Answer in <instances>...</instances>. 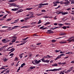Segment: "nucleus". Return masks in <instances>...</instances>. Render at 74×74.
<instances>
[{
	"label": "nucleus",
	"instance_id": "f257e3e1",
	"mask_svg": "<svg viewBox=\"0 0 74 74\" xmlns=\"http://www.w3.org/2000/svg\"><path fill=\"white\" fill-rule=\"evenodd\" d=\"M56 14H57V15H58V14H61L62 15H66V14H68L69 13H68L67 12H63L62 11V12H59V11H57L56 12Z\"/></svg>",
	"mask_w": 74,
	"mask_h": 74
},
{
	"label": "nucleus",
	"instance_id": "f03ea898",
	"mask_svg": "<svg viewBox=\"0 0 74 74\" xmlns=\"http://www.w3.org/2000/svg\"><path fill=\"white\" fill-rule=\"evenodd\" d=\"M61 70V68H59L58 69H50L49 70H47L46 71L47 72L50 71H59V70Z\"/></svg>",
	"mask_w": 74,
	"mask_h": 74
},
{
	"label": "nucleus",
	"instance_id": "7ed1b4c3",
	"mask_svg": "<svg viewBox=\"0 0 74 74\" xmlns=\"http://www.w3.org/2000/svg\"><path fill=\"white\" fill-rule=\"evenodd\" d=\"M18 27H19V26H14L13 27H9V29L10 30H13V29H16V28H17Z\"/></svg>",
	"mask_w": 74,
	"mask_h": 74
},
{
	"label": "nucleus",
	"instance_id": "20e7f679",
	"mask_svg": "<svg viewBox=\"0 0 74 74\" xmlns=\"http://www.w3.org/2000/svg\"><path fill=\"white\" fill-rule=\"evenodd\" d=\"M64 56V54H62L58 56L55 59V60H58V59H59L61 58V56Z\"/></svg>",
	"mask_w": 74,
	"mask_h": 74
},
{
	"label": "nucleus",
	"instance_id": "39448f33",
	"mask_svg": "<svg viewBox=\"0 0 74 74\" xmlns=\"http://www.w3.org/2000/svg\"><path fill=\"white\" fill-rule=\"evenodd\" d=\"M12 38H15V39H13L12 40V42H15V41L16 40V36H12Z\"/></svg>",
	"mask_w": 74,
	"mask_h": 74
},
{
	"label": "nucleus",
	"instance_id": "423d86ee",
	"mask_svg": "<svg viewBox=\"0 0 74 74\" xmlns=\"http://www.w3.org/2000/svg\"><path fill=\"white\" fill-rule=\"evenodd\" d=\"M59 3H60V2H59L58 1H56V2H53V6H57V5H58V4H59Z\"/></svg>",
	"mask_w": 74,
	"mask_h": 74
},
{
	"label": "nucleus",
	"instance_id": "0eeeda50",
	"mask_svg": "<svg viewBox=\"0 0 74 74\" xmlns=\"http://www.w3.org/2000/svg\"><path fill=\"white\" fill-rule=\"evenodd\" d=\"M53 33L54 32L51 30H47V33L48 34H53Z\"/></svg>",
	"mask_w": 74,
	"mask_h": 74
},
{
	"label": "nucleus",
	"instance_id": "6e6552de",
	"mask_svg": "<svg viewBox=\"0 0 74 74\" xmlns=\"http://www.w3.org/2000/svg\"><path fill=\"white\" fill-rule=\"evenodd\" d=\"M34 61H35V63H36V64H38V63H39L40 62H41V61L39 60L38 61L37 60H34Z\"/></svg>",
	"mask_w": 74,
	"mask_h": 74
},
{
	"label": "nucleus",
	"instance_id": "1a4fd4ad",
	"mask_svg": "<svg viewBox=\"0 0 74 74\" xmlns=\"http://www.w3.org/2000/svg\"><path fill=\"white\" fill-rule=\"evenodd\" d=\"M65 4L66 5V4H70V1H69L68 0H65Z\"/></svg>",
	"mask_w": 74,
	"mask_h": 74
},
{
	"label": "nucleus",
	"instance_id": "9d476101",
	"mask_svg": "<svg viewBox=\"0 0 74 74\" xmlns=\"http://www.w3.org/2000/svg\"><path fill=\"white\" fill-rule=\"evenodd\" d=\"M67 41H68V43H69L70 42H71L72 41H73V42H74V39H72V40H70L68 39L67 40Z\"/></svg>",
	"mask_w": 74,
	"mask_h": 74
},
{
	"label": "nucleus",
	"instance_id": "9b49d317",
	"mask_svg": "<svg viewBox=\"0 0 74 74\" xmlns=\"http://www.w3.org/2000/svg\"><path fill=\"white\" fill-rule=\"evenodd\" d=\"M47 56H44L43 57L44 58H52V56H51L49 55H47Z\"/></svg>",
	"mask_w": 74,
	"mask_h": 74
},
{
	"label": "nucleus",
	"instance_id": "f8f14e48",
	"mask_svg": "<svg viewBox=\"0 0 74 74\" xmlns=\"http://www.w3.org/2000/svg\"><path fill=\"white\" fill-rule=\"evenodd\" d=\"M39 5L40 6H41V5H48V3L44 4L41 3L40 4H39Z\"/></svg>",
	"mask_w": 74,
	"mask_h": 74
},
{
	"label": "nucleus",
	"instance_id": "ddd939ff",
	"mask_svg": "<svg viewBox=\"0 0 74 74\" xmlns=\"http://www.w3.org/2000/svg\"><path fill=\"white\" fill-rule=\"evenodd\" d=\"M19 10L18 8H15L14 9H12V11H18Z\"/></svg>",
	"mask_w": 74,
	"mask_h": 74
},
{
	"label": "nucleus",
	"instance_id": "4468645a",
	"mask_svg": "<svg viewBox=\"0 0 74 74\" xmlns=\"http://www.w3.org/2000/svg\"><path fill=\"white\" fill-rule=\"evenodd\" d=\"M33 14H34V13L33 12H31V16L30 17V18H33L34 17L33 16Z\"/></svg>",
	"mask_w": 74,
	"mask_h": 74
},
{
	"label": "nucleus",
	"instance_id": "2eb2a0df",
	"mask_svg": "<svg viewBox=\"0 0 74 74\" xmlns=\"http://www.w3.org/2000/svg\"><path fill=\"white\" fill-rule=\"evenodd\" d=\"M60 44H66V43H67V42L62 41V42H60Z\"/></svg>",
	"mask_w": 74,
	"mask_h": 74
},
{
	"label": "nucleus",
	"instance_id": "dca6fc26",
	"mask_svg": "<svg viewBox=\"0 0 74 74\" xmlns=\"http://www.w3.org/2000/svg\"><path fill=\"white\" fill-rule=\"evenodd\" d=\"M25 65H26V64H25V63H24L21 65V66L20 67L22 68L23 67V66H25Z\"/></svg>",
	"mask_w": 74,
	"mask_h": 74
},
{
	"label": "nucleus",
	"instance_id": "f3484780",
	"mask_svg": "<svg viewBox=\"0 0 74 74\" xmlns=\"http://www.w3.org/2000/svg\"><path fill=\"white\" fill-rule=\"evenodd\" d=\"M26 42H27V41H23V42L21 43V45H23V44H25Z\"/></svg>",
	"mask_w": 74,
	"mask_h": 74
},
{
	"label": "nucleus",
	"instance_id": "a211bd4d",
	"mask_svg": "<svg viewBox=\"0 0 74 74\" xmlns=\"http://www.w3.org/2000/svg\"><path fill=\"white\" fill-rule=\"evenodd\" d=\"M52 66H54L55 67H56V66H58V64H53L52 65Z\"/></svg>",
	"mask_w": 74,
	"mask_h": 74
},
{
	"label": "nucleus",
	"instance_id": "6ab92c4d",
	"mask_svg": "<svg viewBox=\"0 0 74 74\" xmlns=\"http://www.w3.org/2000/svg\"><path fill=\"white\" fill-rule=\"evenodd\" d=\"M49 60H45L44 62L45 63H49Z\"/></svg>",
	"mask_w": 74,
	"mask_h": 74
},
{
	"label": "nucleus",
	"instance_id": "aec40b11",
	"mask_svg": "<svg viewBox=\"0 0 74 74\" xmlns=\"http://www.w3.org/2000/svg\"><path fill=\"white\" fill-rule=\"evenodd\" d=\"M33 9V8H28L26 9L27 10H32Z\"/></svg>",
	"mask_w": 74,
	"mask_h": 74
},
{
	"label": "nucleus",
	"instance_id": "412c9836",
	"mask_svg": "<svg viewBox=\"0 0 74 74\" xmlns=\"http://www.w3.org/2000/svg\"><path fill=\"white\" fill-rule=\"evenodd\" d=\"M60 4H65V2H63L62 1H61L60 2Z\"/></svg>",
	"mask_w": 74,
	"mask_h": 74
},
{
	"label": "nucleus",
	"instance_id": "4be33fe9",
	"mask_svg": "<svg viewBox=\"0 0 74 74\" xmlns=\"http://www.w3.org/2000/svg\"><path fill=\"white\" fill-rule=\"evenodd\" d=\"M36 68V67L35 66H31L30 67V69L31 70L33 69H35Z\"/></svg>",
	"mask_w": 74,
	"mask_h": 74
},
{
	"label": "nucleus",
	"instance_id": "5701e85b",
	"mask_svg": "<svg viewBox=\"0 0 74 74\" xmlns=\"http://www.w3.org/2000/svg\"><path fill=\"white\" fill-rule=\"evenodd\" d=\"M45 58H42V59L40 60H42V62H44V61H45Z\"/></svg>",
	"mask_w": 74,
	"mask_h": 74
},
{
	"label": "nucleus",
	"instance_id": "b1692460",
	"mask_svg": "<svg viewBox=\"0 0 74 74\" xmlns=\"http://www.w3.org/2000/svg\"><path fill=\"white\" fill-rule=\"evenodd\" d=\"M51 23L49 22H47L45 24V25H49V24H50Z\"/></svg>",
	"mask_w": 74,
	"mask_h": 74
},
{
	"label": "nucleus",
	"instance_id": "393cba45",
	"mask_svg": "<svg viewBox=\"0 0 74 74\" xmlns=\"http://www.w3.org/2000/svg\"><path fill=\"white\" fill-rule=\"evenodd\" d=\"M28 38H29V37H27L25 39H23V40L24 41H25L26 40H27V39Z\"/></svg>",
	"mask_w": 74,
	"mask_h": 74
},
{
	"label": "nucleus",
	"instance_id": "a878e982",
	"mask_svg": "<svg viewBox=\"0 0 74 74\" xmlns=\"http://www.w3.org/2000/svg\"><path fill=\"white\" fill-rule=\"evenodd\" d=\"M3 47L0 48V52H1V51H3Z\"/></svg>",
	"mask_w": 74,
	"mask_h": 74
},
{
	"label": "nucleus",
	"instance_id": "bb28decb",
	"mask_svg": "<svg viewBox=\"0 0 74 74\" xmlns=\"http://www.w3.org/2000/svg\"><path fill=\"white\" fill-rule=\"evenodd\" d=\"M19 57H20L21 59H22V58H23V56L22 55H21V54H20L19 55Z\"/></svg>",
	"mask_w": 74,
	"mask_h": 74
},
{
	"label": "nucleus",
	"instance_id": "cd10ccee",
	"mask_svg": "<svg viewBox=\"0 0 74 74\" xmlns=\"http://www.w3.org/2000/svg\"><path fill=\"white\" fill-rule=\"evenodd\" d=\"M56 41V40H51V42H55Z\"/></svg>",
	"mask_w": 74,
	"mask_h": 74
},
{
	"label": "nucleus",
	"instance_id": "c85d7f7f",
	"mask_svg": "<svg viewBox=\"0 0 74 74\" xmlns=\"http://www.w3.org/2000/svg\"><path fill=\"white\" fill-rule=\"evenodd\" d=\"M15 1V0H11L9 1V2H14Z\"/></svg>",
	"mask_w": 74,
	"mask_h": 74
},
{
	"label": "nucleus",
	"instance_id": "c756f323",
	"mask_svg": "<svg viewBox=\"0 0 74 74\" xmlns=\"http://www.w3.org/2000/svg\"><path fill=\"white\" fill-rule=\"evenodd\" d=\"M35 23H36V22H32V23H30V24L31 25H33V24H34Z\"/></svg>",
	"mask_w": 74,
	"mask_h": 74
},
{
	"label": "nucleus",
	"instance_id": "7c9ffc66",
	"mask_svg": "<svg viewBox=\"0 0 74 74\" xmlns=\"http://www.w3.org/2000/svg\"><path fill=\"white\" fill-rule=\"evenodd\" d=\"M21 67V66H20L19 67L18 69L17 70V72H19V70H21V69H20Z\"/></svg>",
	"mask_w": 74,
	"mask_h": 74
},
{
	"label": "nucleus",
	"instance_id": "2f4dec72",
	"mask_svg": "<svg viewBox=\"0 0 74 74\" xmlns=\"http://www.w3.org/2000/svg\"><path fill=\"white\" fill-rule=\"evenodd\" d=\"M18 11L20 12H22V11H23V10L22 9H19Z\"/></svg>",
	"mask_w": 74,
	"mask_h": 74
},
{
	"label": "nucleus",
	"instance_id": "473e14b6",
	"mask_svg": "<svg viewBox=\"0 0 74 74\" xmlns=\"http://www.w3.org/2000/svg\"><path fill=\"white\" fill-rule=\"evenodd\" d=\"M62 29H66V26H64L62 27H61Z\"/></svg>",
	"mask_w": 74,
	"mask_h": 74
},
{
	"label": "nucleus",
	"instance_id": "72a5a7b5",
	"mask_svg": "<svg viewBox=\"0 0 74 74\" xmlns=\"http://www.w3.org/2000/svg\"><path fill=\"white\" fill-rule=\"evenodd\" d=\"M61 7V6L60 5H59L58 7L57 8H55V9H58V8H60Z\"/></svg>",
	"mask_w": 74,
	"mask_h": 74
},
{
	"label": "nucleus",
	"instance_id": "f704fd0d",
	"mask_svg": "<svg viewBox=\"0 0 74 74\" xmlns=\"http://www.w3.org/2000/svg\"><path fill=\"white\" fill-rule=\"evenodd\" d=\"M7 14L5 15V16L3 17V18L4 19H5L6 18V16H7Z\"/></svg>",
	"mask_w": 74,
	"mask_h": 74
},
{
	"label": "nucleus",
	"instance_id": "c9c22d12",
	"mask_svg": "<svg viewBox=\"0 0 74 74\" xmlns=\"http://www.w3.org/2000/svg\"><path fill=\"white\" fill-rule=\"evenodd\" d=\"M55 51L56 53H57V52H60V50H56Z\"/></svg>",
	"mask_w": 74,
	"mask_h": 74
},
{
	"label": "nucleus",
	"instance_id": "e433bc0d",
	"mask_svg": "<svg viewBox=\"0 0 74 74\" xmlns=\"http://www.w3.org/2000/svg\"><path fill=\"white\" fill-rule=\"evenodd\" d=\"M29 19V18H26V17H25V21H27V19Z\"/></svg>",
	"mask_w": 74,
	"mask_h": 74
},
{
	"label": "nucleus",
	"instance_id": "4c0bfd02",
	"mask_svg": "<svg viewBox=\"0 0 74 74\" xmlns=\"http://www.w3.org/2000/svg\"><path fill=\"white\" fill-rule=\"evenodd\" d=\"M41 23V20H39V21L38 23V24H40Z\"/></svg>",
	"mask_w": 74,
	"mask_h": 74
},
{
	"label": "nucleus",
	"instance_id": "58836bf2",
	"mask_svg": "<svg viewBox=\"0 0 74 74\" xmlns=\"http://www.w3.org/2000/svg\"><path fill=\"white\" fill-rule=\"evenodd\" d=\"M15 51V49L14 48H13V50L11 51H10V52H12L13 51Z\"/></svg>",
	"mask_w": 74,
	"mask_h": 74
},
{
	"label": "nucleus",
	"instance_id": "ea45409f",
	"mask_svg": "<svg viewBox=\"0 0 74 74\" xmlns=\"http://www.w3.org/2000/svg\"><path fill=\"white\" fill-rule=\"evenodd\" d=\"M59 27H55V28H53V30H54V29H58V28H59Z\"/></svg>",
	"mask_w": 74,
	"mask_h": 74
},
{
	"label": "nucleus",
	"instance_id": "a19ab883",
	"mask_svg": "<svg viewBox=\"0 0 74 74\" xmlns=\"http://www.w3.org/2000/svg\"><path fill=\"white\" fill-rule=\"evenodd\" d=\"M27 26H25L24 27H22L21 28H27Z\"/></svg>",
	"mask_w": 74,
	"mask_h": 74
},
{
	"label": "nucleus",
	"instance_id": "79ce46f5",
	"mask_svg": "<svg viewBox=\"0 0 74 74\" xmlns=\"http://www.w3.org/2000/svg\"><path fill=\"white\" fill-rule=\"evenodd\" d=\"M6 40H5V39H3L2 40V41H3V42H5Z\"/></svg>",
	"mask_w": 74,
	"mask_h": 74
},
{
	"label": "nucleus",
	"instance_id": "37998d69",
	"mask_svg": "<svg viewBox=\"0 0 74 74\" xmlns=\"http://www.w3.org/2000/svg\"><path fill=\"white\" fill-rule=\"evenodd\" d=\"M41 12H46V11L45 10H41Z\"/></svg>",
	"mask_w": 74,
	"mask_h": 74
},
{
	"label": "nucleus",
	"instance_id": "c03bdc74",
	"mask_svg": "<svg viewBox=\"0 0 74 74\" xmlns=\"http://www.w3.org/2000/svg\"><path fill=\"white\" fill-rule=\"evenodd\" d=\"M41 44V43H38L36 44V45H40V44Z\"/></svg>",
	"mask_w": 74,
	"mask_h": 74
},
{
	"label": "nucleus",
	"instance_id": "a18cd8bd",
	"mask_svg": "<svg viewBox=\"0 0 74 74\" xmlns=\"http://www.w3.org/2000/svg\"><path fill=\"white\" fill-rule=\"evenodd\" d=\"M18 19H17V20H16L14 22V23H17V22H18Z\"/></svg>",
	"mask_w": 74,
	"mask_h": 74
},
{
	"label": "nucleus",
	"instance_id": "49530a36",
	"mask_svg": "<svg viewBox=\"0 0 74 74\" xmlns=\"http://www.w3.org/2000/svg\"><path fill=\"white\" fill-rule=\"evenodd\" d=\"M5 11L6 12H7L8 14H10V11H7V10H6Z\"/></svg>",
	"mask_w": 74,
	"mask_h": 74
},
{
	"label": "nucleus",
	"instance_id": "de8ad7c7",
	"mask_svg": "<svg viewBox=\"0 0 74 74\" xmlns=\"http://www.w3.org/2000/svg\"><path fill=\"white\" fill-rule=\"evenodd\" d=\"M71 4H74V1L72 0V2H71Z\"/></svg>",
	"mask_w": 74,
	"mask_h": 74
},
{
	"label": "nucleus",
	"instance_id": "09e8293b",
	"mask_svg": "<svg viewBox=\"0 0 74 74\" xmlns=\"http://www.w3.org/2000/svg\"><path fill=\"white\" fill-rule=\"evenodd\" d=\"M70 10H71V8H69L66 9V10H67V11H69Z\"/></svg>",
	"mask_w": 74,
	"mask_h": 74
},
{
	"label": "nucleus",
	"instance_id": "8fccbe9b",
	"mask_svg": "<svg viewBox=\"0 0 74 74\" xmlns=\"http://www.w3.org/2000/svg\"><path fill=\"white\" fill-rule=\"evenodd\" d=\"M10 72V70H8L7 71H6L5 73H9Z\"/></svg>",
	"mask_w": 74,
	"mask_h": 74
},
{
	"label": "nucleus",
	"instance_id": "3c124183",
	"mask_svg": "<svg viewBox=\"0 0 74 74\" xmlns=\"http://www.w3.org/2000/svg\"><path fill=\"white\" fill-rule=\"evenodd\" d=\"M7 60H8V59H5L4 60H3V61L4 62H5L6 61H7Z\"/></svg>",
	"mask_w": 74,
	"mask_h": 74
},
{
	"label": "nucleus",
	"instance_id": "603ef678",
	"mask_svg": "<svg viewBox=\"0 0 74 74\" xmlns=\"http://www.w3.org/2000/svg\"><path fill=\"white\" fill-rule=\"evenodd\" d=\"M18 60V58L16 57L15 58V59H14V60L16 61V60Z\"/></svg>",
	"mask_w": 74,
	"mask_h": 74
},
{
	"label": "nucleus",
	"instance_id": "864d4df0",
	"mask_svg": "<svg viewBox=\"0 0 74 74\" xmlns=\"http://www.w3.org/2000/svg\"><path fill=\"white\" fill-rule=\"evenodd\" d=\"M70 24L69 23H65V24L66 25H70Z\"/></svg>",
	"mask_w": 74,
	"mask_h": 74
},
{
	"label": "nucleus",
	"instance_id": "5fc2aeb1",
	"mask_svg": "<svg viewBox=\"0 0 74 74\" xmlns=\"http://www.w3.org/2000/svg\"><path fill=\"white\" fill-rule=\"evenodd\" d=\"M66 54H71V53L70 52H69L68 53H66Z\"/></svg>",
	"mask_w": 74,
	"mask_h": 74
},
{
	"label": "nucleus",
	"instance_id": "6e6d98bb",
	"mask_svg": "<svg viewBox=\"0 0 74 74\" xmlns=\"http://www.w3.org/2000/svg\"><path fill=\"white\" fill-rule=\"evenodd\" d=\"M40 56V55L39 54H37V55H36L35 57H38V56Z\"/></svg>",
	"mask_w": 74,
	"mask_h": 74
},
{
	"label": "nucleus",
	"instance_id": "4d7b16f0",
	"mask_svg": "<svg viewBox=\"0 0 74 74\" xmlns=\"http://www.w3.org/2000/svg\"><path fill=\"white\" fill-rule=\"evenodd\" d=\"M11 20V18L8 19L7 20V21H10Z\"/></svg>",
	"mask_w": 74,
	"mask_h": 74
},
{
	"label": "nucleus",
	"instance_id": "13d9d810",
	"mask_svg": "<svg viewBox=\"0 0 74 74\" xmlns=\"http://www.w3.org/2000/svg\"><path fill=\"white\" fill-rule=\"evenodd\" d=\"M33 36H38V35H37L36 34H34V35H33Z\"/></svg>",
	"mask_w": 74,
	"mask_h": 74
},
{
	"label": "nucleus",
	"instance_id": "bf43d9fd",
	"mask_svg": "<svg viewBox=\"0 0 74 74\" xmlns=\"http://www.w3.org/2000/svg\"><path fill=\"white\" fill-rule=\"evenodd\" d=\"M14 53H11L10 55V56H13V55H14Z\"/></svg>",
	"mask_w": 74,
	"mask_h": 74
},
{
	"label": "nucleus",
	"instance_id": "052dcab7",
	"mask_svg": "<svg viewBox=\"0 0 74 74\" xmlns=\"http://www.w3.org/2000/svg\"><path fill=\"white\" fill-rule=\"evenodd\" d=\"M71 70H68L67 71V73L70 72L71 71Z\"/></svg>",
	"mask_w": 74,
	"mask_h": 74
},
{
	"label": "nucleus",
	"instance_id": "680f3d73",
	"mask_svg": "<svg viewBox=\"0 0 74 74\" xmlns=\"http://www.w3.org/2000/svg\"><path fill=\"white\" fill-rule=\"evenodd\" d=\"M20 21L21 22H24V20L22 19V20H21Z\"/></svg>",
	"mask_w": 74,
	"mask_h": 74
},
{
	"label": "nucleus",
	"instance_id": "e2e57ef3",
	"mask_svg": "<svg viewBox=\"0 0 74 74\" xmlns=\"http://www.w3.org/2000/svg\"><path fill=\"white\" fill-rule=\"evenodd\" d=\"M56 16L53 18L54 19H57V18H56Z\"/></svg>",
	"mask_w": 74,
	"mask_h": 74
},
{
	"label": "nucleus",
	"instance_id": "0e129e2a",
	"mask_svg": "<svg viewBox=\"0 0 74 74\" xmlns=\"http://www.w3.org/2000/svg\"><path fill=\"white\" fill-rule=\"evenodd\" d=\"M22 8V7L21 6H19V7H18V8Z\"/></svg>",
	"mask_w": 74,
	"mask_h": 74
},
{
	"label": "nucleus",
	"instance_id": "69168bd1",
	"mask_svg": "<svg viewBox=\"0 0 74 74\" xmlns=\"http://www.w3.org/2000/svg\"><path fill=\"white\" fill-rule=\"evenodd\" d=\"M43 27H44V26H43L42 27H40V29H42V28H43Z\"/></svg>",
	"mask_w": 74,
	"mask_h": 74
},
{
	"label": "nucleus",
	"instance_id": "338daca9",
	"mask_svg": "<svg viewBox=\"0 0 74 74\" xmlns=\"http://www.w3.org/2000/svg\"><path fill=\"white\" fill-rule=\"evenodd\" d=\"M21 44H19L17 45V46H20V45H21Z\"/></svg>",
	"mask_w": 74,
	"mask_h": 74
},
{
	"label": "nucleus",
	"instance_id": "774afa93",
	"mask_svg": "<svg viewBox=\"0 0 74 74\" xmlns=\"http://www.w3.org/2000/svg\"><path fill=\"white\" fill-rule=\"evenodd\" d=\"M71 63H74V60L71 62Z\"/></svg>",
	"mask_w": 74,
	"mask_h": 74
}]
</instances>
